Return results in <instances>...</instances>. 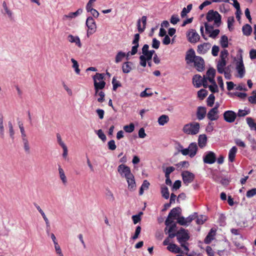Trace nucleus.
<instances>
[{
  "instance_id": "f257e3e1",
  "label": "nucleus",
  "mask_w": 256,
  "mask_h": 256,
  "mask_svg": "<svg viewBox=\"0 0 256 256\" xmlns=\"http://www.w3.org/2000/svg\"><path fill=\"white\" fill-rule=\"evenodd\" d=\"M177 240L178 242L180 244L182 247L184 248V250L186 252V254L188 252L189 249L188 246L187 241L190 238L187 230H184L183 228H180L176 232Z\"/></svg>"
},
{
  "instance_id": "f03ea898",
  "label": "nucleus",
  "mask_w": 256,
  "mask_h": 256,
  "mask_svg": "<svg viewBox=\"0 0 256 256\" xmlns=\"http://www.w3.org/2000/svg\"><path fill=\"white\" fill-rule=\"evenodd\" d=\"M228 54V50L224 49L220 52V60L217 63L216 68L220 74H223L224 72V68L226 64V59Z\"/></svg>"
},
{
  "instance_id": "7ed1b4c3",
  "label": "nucleus",
  "mask_w": 256,
  "mask_h": 256,
  "mask_svg": "<svg viewBox=\"0 0 256 256\" xmlns=\"http://www.w3.org/2000/svg\"><path fill=\"white\" fill-rule=\"evenodd\" d=\"M206 18L208 22L214 21V24L216 27H219L221 24V16L216 11L209 10L206 14Z\"/></svg>"
},
{
  "instance_id": "20e7f679",
  "label": "nucleus",
  "mask_w": 256,
  "mask_h": 256,
  "mask_svg": "<svg viewBox=\"0 0 256 256\" xmlns=\"http://www.w3.org/2000/svg\"><path fill=\"white\" fill-rule=\"evenodd\" d=\"M200 128L199 123L193 122L185 124L183 128V132L188 134L194 135L199 132Z\"/></svg>"
},
{
  "instance_id": "39448f33",
  "label": "nucleus",
  "mask_w": 256,
  "mask_h": 256,
  "mask_svg": "<svg viewBox=\"0 0 256 256\" xmlns=\"http://www.w3.org/2000/svg\"><path fill=\"white\" fill-rule=\"evenodd\" d=\"M238 58V60L236 62V69L238 73V76L240 78H242L245 74L246 70L241 53Z\"/></svg>"
},
{
  "instance_id": "423d86ee",
  "label": "nucleus",
  "mask_w": 256,
  "mask_h": 256,
  "mask_svg": "<svg viewBox=\"0 0 256 256\" xmlns=\"http://www.w3.org/2000/svg\"><path fill=\"white\" fill-rule=\"evenodd\" d=\"M86 25L88 28L87 36H89L96 32V26L94 19L92 16H88L86 20Z\"/></svg>"
},
{
  "instance_id": "0eeeda50",
  "label": "nucleus",
  "mask_w": 256,
  "mask_h": 256,
  "mask_svg": "<svg viewBox=\"0 0 256 256\" xmlns=\"http://www.w3.org/2000/svg\"><path fill=\"white\" fill-rule=\"evenodd\" d=\"M204 162L207 164H213L216 160V154L212 151L204 153L202 157Z\"/></svg>"
},
{
  "instance_id": "6e6552de",
  "label": "nucleus",
  "mask_w": 256,
  "mask_h": 256,
  "mask_svg": "<svg viewBox=\"0 0 256 256\" xmlns=\"http://www.w3.org/2000/svg\"><path fill=\"white\" fill-rule=\"evenodd\" d=\"M118 171L122 177H124L126 178L129 176H132L133 174L131 172L130 168L123 164L118 166Z\"/></svg>"
},
{
  "instance_id": "1a4fd4ad",
  "label": "nucleus",
  "mask_w": 256,
  "mask_h": 256,
  "mask_svg": "<svg viewBox=\"0 0 256 256\" xmlns=\"http://www.w3.org/2000/svg\"><path fill=\"white\" fill-rule=\"evenodd\" d=\"M186 36L188 41L191 43H196L200 39V36L195 30H190L187 34Z\"/></svg>"
},
{
  "instance_id": "9d476101",
  "label": "nucleus",
  "mask_w": 256,
  "mask_h": 256,
  "mask_svg": "<svg viewBox=\"0 0 256 256\" xmlns=\"http://www.w3.org/2000/svg\"><path fill=\"white\" fill-rule=\"evenodd\" d=\"M182 176L184 183L186 186L193 182L195 178V176L193 173L188 170L182 172Z\"/></svg>"
},
{
  "instance_id": "9b49d317",
  "label": "nucleus",
  "mask_w": 256,
  "mask_h": 256,
  "mask_svg": "<svg viewBox=\"0 0 256 256\" xmlns=\"http://www.w3.org/2000/svg\"><path fill=\"white\" fill-rule=\"evenodd\" d=\"M223 116L224 120L228 123L234 122L237 116V114L234 112L230 110L225 111Z\"/></svg>"
},
{
  "instance_id": "f8f14e48",
  "label": "nucleus",
  "mask_w": 256,
  "mask_h": 256,
  "mask_svg": "<svg viewBox=\"0 0 256 256\" xmlns=\"http://www.w3.org/2000/svg\"><path fill=\"white\" fill-rule=\"evenodd\" d=\"M208 118L210 121H216L219 118V111L216 108H211L206 114Z\"/></svg>"
},
{
  "instance_id": "ddd939ff",
  "label": "nucleus",
  "mask_w": 256,
  "mask_h": 256,
  "mask_svg": "<svg viewBox=\"0 0 256 256\" xmlns=\"http://www.w3.org/2000/svg\"><path fill=\"white\" fill-rule=\"evenodd\" d=\"M194 66L198 72H202L204 68V59L198 56L193 62Z\"/></svg>"
},
{
  "instance_id": "4468645a",
  "label": "nucleus",
  "mask_w": 256,
  "mask_h": 256,
  "mask_svg": "<svg viewBox=\"0 0 256 256\" xmlns=\"http://www.w3.org/2000/svg\"><path fill=\"white\" fill-rule=\"evenodd\" d=\"M211 44L209 42H204L198 46L197 52L200 54H206L210 48Z\"/></svg>"
},
{
  "instance_id": "2eb2a0df",
  "label": "nucleus",
  "mask_w": 256,
  "mask_h": 256,
  "mask_svg": "<svg viewBox=\"0 0 256 256\" xmlns=\"http://www.w3.org/2000/svg\"><path fill=\"white\" fill-rule=\"evenodd\" d=\"M198 56H196L195 52L192 48L188 50L186 55V60L188 64L193 63L196 58Z\"/></svg>"
},
{
  "instance_id": "dca6fc26",
  "label": "nucleus",
  "mask_w": 256,
  "mask_h": 256,
  "mask_svg": "<svg viewBox=\"0 0 256 256\" xmlns=\"http://www.w3.org/2000/svg\"><path fill=\"white\" fill-rule=\"evenodd\" d=\"M147 18L146 16H142L141 19H139L137 22V28L139 32L142 33L144 32L146 24Z\"/></svg>"
},
{
  "instance_id": "f3484780",
  "label": "nucleus",
  "mask_w": 256,
  "mask_h": 256,
  "mask_svg": "<svg viewBox=\"0 0 256 256\" xmlns=\"http://www.w3.org/2000/svg\"><path fill=\"white\" fill-rule=\"evenodd\" d=\"M206 114V108L205 106H200L197 108L196 116L198 120H202Z\"/></svg>"
},
{
  "instance_id": "a211bd4d",
  "label": "nucleus",
  "mask_w": 256,
  "mask_h": 256,
  "mask_svg": "<svg viewBox=\"0 0 256 256\" xmlns=\"http://www.w3.org/2000/svg\"><path fill=\"white\" fill-rule=\"evenodd\" d=\"M204 80L206 81L205 76H204V78H202L200 75L196 74L192 78V83L194 86L196 88H200L201 86L202 82H204Z\"/></svg>"
},
{
  "instance_id": "6ab92c4d",
  "label": "nucleus",
  "mask_w": 256,
  "mask_h": 256,
  "mask_svg": "<svg viewBox=\"0 0 256 256\" xmlns=\"http://www.w3.org/2000/svg\"><path fill=\"white\" fill-rule=\"evenodd\" d=\"M128 185V189L130 191H134L136 189V183L134 174L126 178Z\"/></svg>"
},
{
  "instance_id": "aec40b11",
  "label": "nucleus",
  "mask_w": 256,
  "mask_h": 256,
  "mask_svg": "<svg viewBox=\"0 0 256 256\" xmlns=\"http://www.w3.org/2000/svg\"><path fill=\"white\" fill-rule=\"evenodd\" d=\"M67 40L69 42L75 44L78 48L82 47L80 40L78 36H74L72 34H69L68 36Z\"/></svg>"
},
{
  "instance_id": "412c9836",
  "label": "nucleus",
  "mask_w": 256,
  "mask_h": 256,
  "mask_svg": "<svg viewBox=\"0 0 256 256\" xmlns=\"http://www.w3.org/2000/svg\"><path fill=\"white\" fill-rule=\"evenodd\" d=\"M238 151V148L236 146H232L229 150L228 155V161L232 162L234 161L236 154Z\"/></svg>"
},
{
  "instance_id": "4be33fe9",
  "label": "nucleus",
  "mask_w": 256,
  "mask_h": 256,
  "mask_svg": "<svg viewBox=\"0 0 256 256\" xmlns=\"http://www.w3.org/2000/svg\"><path fill=\"white\" fill-rule=\"evenodd\" d=\"M190 156V158L194 157L197 153L198 146L196 142H192L188 146Z\"/></svg>"
},
{
  "instance_id": "5701e85b",
  "label": "nucleus",
  "mask_w": 256,
  "mask_h": 256,
  "mask_svg": "<svg viewBox=\"0 0 256 256\" xmlns=\"http://www.w3.org/2000/svg\"><path fill=\"white\" fill-rule=\"evenodd\" d=\"M133 64L130 62H126L123 63L122 65V70L124 74L129 73L132 70Z\"/></svg>"
},
{
  "instance_id": "b1692460",
  "label": "nucleus",
  "mask_w": 256,
  "mask_h": 256,
  "mask_svg": "<svg viewBox=\"0 0 256 256\" xmlns=\"http://www.w3.org/2000/svg\"><path fill=\"white\" fill-rule=\"evenodd\" d=\"M207 143V137L204 134H200L198 138V144L200 148H204Z\"/></svg>"
},
{
  "instance_id": "393cba45",
  "label": "nucleus",
  "mask_w": 256,
  "mask_h": 256,
  "mask_svg": "<svg viewBox=\"0 0 256 256\" xmlns=\"http://www.w3.org/2000/svg\"><path fill=\"white\" fill-rule=\"evenodd\" d=\"M167 249L169 251L175 254L182 252L180 248L178 246L174 244H170L167 246Z\"/></svg>"
},
{
  "instance_id": "a878e982",
  "label": "nucleus",
  "mask_w": 256,
  "mask_h": 256,
  "mask_svg": "<svg viewBox=\"0 0 256 256\" xmlns=\"http://www.w3.org/2000/svg\"><path fill=\"white\" fill-rule=\"evenodd\" d=\"M160 192L162 196L165 199L167 200L170 197V192L168 188L162 185L160 187Z\"/></svg>"
},
{
  "instance_id": "bb28decb",
  "label": "nucleus",
  "mask_w": 256,
  "mask_h": 256,
  "mask_svg": "<svg viewBox=\"0 0 256 256\" xmlns=\"http://www.w3.org/2000/svg\"><path fill=\"white\" fill-rule=\"evenodd\" d=\"M105 86L106 82L104 80L98 82L95 80L94 82V86L96 91V94L98 93L99 90H102L104 88Z\"/></svg>"
},
{
  "instance_id": "cd10ccee",
  "label": "nucleus",
  "mask_w": 256,
  "mask_h": 256,
  "mask_svg": "<svg viewBox=\"0 0 256 256\" xmlns=\"http://www.w3.org/2000/svg\"><path fill=\"white\" fill-rule=\"evenodd\" d=\"M58 170L60 179L62 181V182L64 184H66L67 183V178L65 175L64 170L60 166H59Z\"/></svg>"
},
{
  "instance_id": "c85d7f7f",
  "label": "nucleus",
  "mask_w": 256,
  "mask_h": 256,
  "mask_svg": "<svg viewBox=\"0 0 256 256\" xmlns=\"http://www.w3.org/2000/svg\"><path fill=\"white\" fill-rule=\"evenodd\" d=\"M214 234L215 231H214L212 229H211L204 240V242L206 244H210L212 240H214Z\"/></svg>"
},
{
  "instance_id": "c756f323",
  "label": "nucleus",
  "mask_w": 256,
  "mask_h": 256,
  "mask_svg": "<svg viewBox=\"0 0 256 256\" xmlns=\"http://www.w3.org/2000/svg\"><path fill=\"white\" fill-rule=\"evenodd\" d=\"M82 12V8H78L76 12H70L68 14L64 15V17L68 18H76Z\"/></svg>"
},
{
  "instance_id": "7c9ffc66",
  "label": "nucleus",
  "mask_w": 256,
  "mask_h": 256,
  "mask_svg": "<svg viewBox=\"0 0 256 256\" xmlns=\"http://www.w3.org/2000/svg\"><path fill=\"white\" fill-rule=\"evenodd\" d=\"M242 30L244 36H248L252 32V28L248 24H246L242 26Z\"/></svg>"
},
{
  "instance_id": "2f4dec72",
  "label": "nucleus",
  "mask_w": 256,
  "mask_h": 256,
  "mask_svg": "<svg viewBox=\"0 0 256 256\" xmlns=\"http://www.w3.org/2000/svg\"><path fill=\"white\" fill-rule=\"evenodd\" d=\"M126 56V54L122 51L118 52L116 56L115 62L118 64L122 62Z\"/></svg>"
},
{
  "instance_id": "473e14b6",
  "label": "nucleus",
  "mask_w": 256,
  "mask_h": 256,
  "mask_svg": "<svg viewBox=\"0 0 256 256\" xmlns=\"http://www.w3.org/2000/svg\"><path fill=\"white\" fill-rule=\"evenodd\" d=\"M210 82L212 84L211 85H210L208 88L212 92H218V86L214 80H213L212 78L210 79Z\"/></svg>"
},
{
  "instance_id": "72a5a7b5",
  "label": "nucleus",
  "mask_w": 256,
  "mask_h": 256,
  "mask_svg": "<svg viewBox=\"0 0 256 256\" xmlns=\"http://www.w3.org/2000/svg\"><path fill=\"white\" fill-rule=\"evenodd\" d=\"M150 185V182L147 180H144L139 191V194L142 195L144 190H147Z\"/></svg>"
},
{
  "instance_id": "f704fd0d",
  "label": "nucleus",
  "mask_w": 256,
  "mask_h": 256,
  "mask_svg": "<svg viewBox=\"0 0 256 256\" xmlns=\"http://www.w3.org/2000/svg\"><path fill=\"white\" fill-rule=\"evenodd\" d=\"M220 42L222 48H228V36L226 35H223L222 36L220 40Z\"/></svg>"
},
{
  "instance_id": "c9c22d12",
  "label": "nucleus",
  "mask_w": 256,
  "mask_h": 256,
  "mask_svg": "<svg viewBox=\"0 0 256 256\" xmlns=\"http://www.w3.org/2000/svg\"><path fill=\"white\" fill-rule=\"evenodd\" d=\"M168 116L164 114L159 117L158 119V122L160 126H164L168 122Z\"/></svg>"
},
{
  "instance_id": "e433bc0d",
  "label": "nucleus",
  "mask_w": 256,
  "mask_h": 256,
  "mask_svg": "<svg viewBox=\"0 0 256 256\" xmlns=\"http://www.w3.org/2000/svg\"><path fill=\"white\" fill-rule=\"evenodd\" d=\"M215 74L216 70L214 68H210L206 72V78H208V80L210 82V78L214 80Z\"/></svg>"
},
{
  "instance_id": "4c0bfd02",
  "label": "nucleus",
  "mask_w": 256,
  "mask_h": 256,
  "mask_svg": "<svg viewBox=\"0 0 256 256\" xmlns=\"http://www.w3.org/2000/svg\"><path fill=\"white\" fill-rule=\"evenodd\" d=\"M180 208L178 207L173 208L169 212V217L175 218L178 216L180 213Z\"/></svg>"
},
{
  "instance_id": "58836bf2",
  "label": "nucleus",
  "mask_w": 256,
  "mask_h": 256,
  "mask_svg": "<svg viewBox=\"0 0 256 256\" xmlns=\"http://www.w3.org/2000/svg\"><path fill=\"white\" fill-rule=\"evenodd\" d=\"M54 248L55 250L56 254L57 256H64V254L62 252V249L60 248V246L58 244V242H55L54 243Z\"/></svg>"
},
{
  "instance_id": "ea45409f",
  "label": "nucleus",
  "mask_w": 256,
  "mask_h": 256,
  "mask_svg": "<svg viewBox=\"0 0 256 256\" xmlns=\"http://www.w3.org/2000/svg\"><path fill=\"white\" fill-rule=\"evenodd\" d=\"M71 62L72 63V68L74 69L76 73L79 74L80 73V69L79 68V64L77 61L74 58H71Z\"/></svg>"
},
{
  "instance_id": "a19ab883",
  "label": "nucleus",
  "mask_w": 256,
  "mask_h": 256,
  "mask_svg": "<svg viewBox=\"0 0 256 256\" xmlns=\"http://www.w3.org/2000/svg\"><path fill=\"white\" fill-rule=\"evenodd\" d=\"M246 122L248 126L251 129L256 130V124L254 122V120L250 117H248L246 119Z\"/></svg>"
},
{
  "instance_id": "79ce46f5",
  "label": "nucleus",
  "mask_w": 256,
  "mask_h": 256,
  "mask_svg": "<svg viewBox=\"0 0 256 256\" xmlns=\"http://www.w3.org/2000/svg\"><path fill=\"white\" fill-rule=\"evenodd\" d=\"M112 89L116 91L118 88L122 86V84L120 81L117 80H116V78L114 76L112 80Z\"/></svg>"
},
{
  "instance_id": "37998d69",
  "label": "nucleus",
  "mask_w": 256,
  "mask_h": 256,
  "mask_svg": "<svg viewBox=\"0 0 256 256\" xmlns=\"http://www.w3.org/2000/svg\"><path fill=\"white\" fill-rule=\"evenodd\" d=\"M147 46H143L142 48V56H145V58L146 61H150L152 60V56L147 53Z\"/></svg>"
},
{
  "instance_id": "c03bdc74",
  "label": "nucleus",
  "mask_w": 256,
  "mask_h": 256,
  "mask_svg": "<svg viewBox=\"0 0 256 256\" xmlns=\"http://www.w3.org/2000/svg\"><path fill=\"white\" fill-rule=\"evenodd\" d=\"M215 100L214 96L213 94H210L206 100L207 105L208 106L212 107L214 104Z\"/></svg>"
},
{
  "instance_id": "a18cd8bd",
  "label": "nucleus",
  "mask_w": 256,
  "mask_h": 256,
  "mask_svg": "<svg viewBox=\"0 0 256 256\" xmlns=\"http://www.w3.org/2000/svg\"><path fill=\"white\" fill-rule=\"evenodd\" d=\"M234 22V16H230L228 18L227 20L228 28L230 31H232L234 29L232 26Z\"/></svg>"
},
{
  "instance_id": "49530a36",
  "label": "nucleus",
  "mask_w": 256,
  "mask_h": 256,
  "mask_svg": "<svg viewBox=\"0 0 256 256\" xmlns=\"http://www.w3.org/2000/svg\"><path fill=\"white\" fill-rule=\"evenodd\" d=\"M106 196L107 199L110 201V202H114V194L112 192L109 190L106 189Z\"/></svg>"
},
{
  "instance_id": "de8ad7c7",
  "label": "nucleus",
  "mask_w": 256,
  "mask_h": 256,
  "mask_svg": "<svg viewBox=\"0 0 256 256\" xmlns=\"http://www.w3.org/2000/svg\"><path fill=\"white\" fill-rule=\"evenodd\" d=\"M208 94V92L204 89H201L198 92V96L200 100H203Z\"/></svg>"
},
{
  "instance_id": "09e8293b",
  "label": "nucleus",
  "mask_w": 256,
  "mask_h": 256,
  "mask_svg": "<svg viewBox=\"0 0 256 256\" xmlns=\"http://www.w3.org/2000/svg\"><path fill=\"white\" fill-rule=\"evenodd\" d=\"M134 126L132 123L130 124L129 125H126L124 126V130L126 132L130 133L134 130Z\"/></svg>"
},
{
  "instance_id": "8fccbe9b",
  "label": "nucleus",
  "mask_w": 256,
  "mask_h": 256,
  "mask_svg": "<svg viewBox=\"0 0 256 256\" xmlns=\"http://www.w3.org/2000/svg\"><path fill=\"white\" fill-rule=\"evenodd\" d=\"M22 140L24 144V148L25 152H29L30 150V147L29 146L28 140L26 138H22Z\"/></svg>"
},
{
  "instance_id": "3c124183",
  "label": "nucleus",
  "mask_w": 256,
  "mask_h": 256,
  "mask_svg": "<svg viewBox=\"0 0 256 256\" xmlns=\"http://www.w3.org/2000/svg\"><path fill=\"white\" fill-rule=\"evenodd\" d=\"M8 126L9 129L10 136L12 140L14 139V132L13 128V126L11 122H8Z\"/></svg>"
},
{
  "instance_id": "603ef678",
  "label": "nucleus",
  "mask_w": 256,
  "mask_h": 256,
  "mask_svg": "<svg viewBox=\"0 0 256 256\" xmlns=\"http://www.w3.org/2000/svg\"><path fill=\"white\" fill-rule=\"evenodd\" d=\"M18 124L19 128L20 129L22 139L26 138V134L25 132L24 128L22 123L20 121V122H18Z\"/></svg>"
},
{
  "instance_id": "864d4df0",
  "label": "nucleus",
  "mask_w": 256,
  "mask_h": 256,
  "mask_svg": "<svg viewBox=\"0 0 256 256\" xmlns=\"http://www.w3.org/2000/svg\"><path fill=\"white\" fill-rule=\"evenodd\" d=\"M198 216V214L197 212H194L192 214H190L188 217H187L186 218V221L187 222L188 226Z\"/></svg>"
},
{
  "instance_id": "5fc2aeb1",
  "label": "nucleus",
  "mask_w": 256,
  "mask_h": 256,
  "mask_svg": "<svg viewBox=\"0 0 256 256\" xmlns=\"http://www.w3.org/2000/svg\"><path fill=\"white\" fill-rule=\"evenodd\" d=\"M175 170L174 166H168L164 170L165 176H170V174Z\"/></svg>"
},
{
  "instance_id": "6e6d98bb",
  "label": "nucleus",
  "mask_w": 256,
  "mask_h": 256,
  "mask_svg": "<svg viewBox=\"0 0 256 256\" xmlns=\"http://www.w3.org/2000/svg\"><path fill=\"white\" fill-rule=\"evenodd\" d=\"M104 78V74H100V73H96L93 76V79H94V82H95V80L96 82H98V80L99 81V82L103 80Z\"/></svg>"
},
{
  "instance_id": "4d7b16f0",
  "label": "nucleus",
  "mask_w": 256,
  "mask_h": 256,
  "mask_svg": "<svg viewBox=\"0 0 256 256\" xmlns=\"http://www.w3.org/2000/svg\"><path fill=\"white\" fill-rule=\"evenodd\" d=\"M248 101L252 104H256V90L252 92V95L248 98Z\"/></svg>"
},
{
  "instance_id": "13d9d810",
  "label": "nucleus",
  "mask_w": 256,
  "mask_h": 256,
  "mask_svg": "<svg viewBox=\"0 0 256 256\" xmlns=\"http://www.w3.org/2000/svg\"><path fill=\"white\" fill-rule=\"evenodd\" d=\"M140 38V36L139 34H136L134 35V38L132 42V44L133 46H139V40Z\"/></svg>"
},
{
  "instance_id": "bf43d9fd",
  "label": "nucleus",
  "mask_w": 256,
  "mask_h": 256,
  "mask_svg": "<svg viewBox=\"0 0 256 256\" xmlns=\"http://www.w3.org/2000/svg\"><path fill=\"white\" fill-rule=\"evenodd\" d=\"M256 194V188H253L247 191L246 196L248 198H250Z\"/></svg>"
},
{
  "instance_id": "052dcab7",
  "label": "nucleus",
  "mask_w": 256,
  "mask_h": 256,
  "mask_svg": "<svg viewBox=\"0 0 256 256\" xmlns=\"http://www.w3.org/2000/svg\"><path fill=\"white\" fill-rule=\"evenodd\" d=\"M150 88H146L140 94V96L141 98H146L152 96V92H147L146 90H148Z\"/></svg>"
},
{
  "instance_id": "680f3d73",
  "label": "nucleus",
  "mask_w": 256,
  "mask_h": 256,
  "mask_svg": "<svg viewBox=\"0 0 256 256\" xmlns=\"http://www.w3.org/2000/svg\"><path fill=\"white\" fill-rule=\"evenodd\" d=\"M108 148L111 150H114L116 149V146L114 140H110L108 143Z\"/></svg>"
},
{
  "instance_id": "e2e57ef3",
  "label": "nucleus",
  "mask_w": 256,
  "mask_h": 256,
  "mask_svg": "<svg viewBox=\"0 0 256 256\" xmlns=\"http://www.w3.org/2000/svg\"><path fill=\"white\" fill-rule=\"evenodd\" d=\"M180 21V18H178V15L177 14H173L172 16L170 22L173 24H176Z\"/></svg>"
},
{
  "instance_id": "0e129e2a",
  "label": "nucleus",
  "mask_w": 256,
  "mask_h": 256,
  "mask_svg": "<svg viewBox=\"0 0 256 256\" xmlns=\"http://www.w3.org/2000/svg\"><path fill=\"white\" fill-rule=\"evenodd\" d=\"M220 33V30L218 29L214 30L208 33L209 36L212 38H215L218 36Z\"/></svg>"
},
{
  "instance_id": "69168bd1",
  "label": "nucleus",
  "mask_w": 256,
  "mask_h": 256,
  "mask_svg": "<svg viewBox=\"0 0 256 256\" xmlns=\"http://www.w3.org/2000/svg\"><path fill=\"white\" fill-rule=\"evenodd\" d=\"M196 218V223L198 224H202L206 220V218L205 216H202V215L200 216H198Z\"/></svg>"
},
{
  "instance_id": "338daca9",
  "label": "nucleus",
  "mask_w": 256,
  "mask_h": 256,
  "mask_svg": "<svg viewBox=\"0 0 256 256\" xmlns=\"http://www.w3.org/2000/svg\"><path fill=\"white\" fill-rule=\"evenodd\" d=\"M160 46V42L156 38L152 40V47L155 49H158Z\"/></svg>"
},
{
  "instance_id": "774afa93",
  "label": "nucleus",
  "mask_w": 256,
  "mask_h": 256,
  "mask_svg": "<svg viewBox=\"0 0 256 256\" xmlns=\"http://www.w3.org/2000/svg\"><path fill=\"white\" fill-rule=\"evenodd\" d=\"M96 134H98V136L100 138L102 141H105L106 140V136L104 134L102 130H98L96 132Z\"/></svg>"
}]
</instances>
